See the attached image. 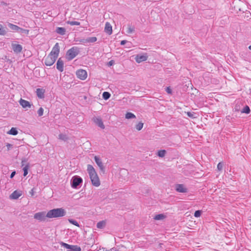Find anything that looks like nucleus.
Masks as SVG:
<instances>
[{
  "instance_id": "nucleus-18",
  "label": "nucleus",
  "mask_w": 251,
  "mask_h": 251,
  "mask_svg": "<svg viewBox=\"0 0 251 251\" xmlns=\"http://www.w3.org/2000/svg\"><path fill=\"white\" fill-rule=\"evenodd\" d=\"M26 162L25 160H23L22 161V166H24L23 168L24 171V176H25L28 174V170L29 169V164L27 163L26 164H25V162Z\"/></svg>"
},
{
  "instance_id": "nucleus-38",
  "label": "nucleus",
  "mask_w": 251,
  "mask_h": 251,
  "mask_svg": "<svg viewBox=\"0 0 251 251\" xmlns=\"http://www.w3.org/2000/svg\"><path fill=\"white\" fill-rule=\"evenodd\" d=\"M18 32H20L21 33H24L26 34H28L29 33V30L27 29H23L22 28H20V30Z\"/></svg>"
},
{
  "instance_id": "nucleus-22",
  "label": "nucleus",
  "mask_w": 251,
  "mask_h": 251,
  "mask_svg": "<svg viewBox=\"0 0 251 251\" xmlns=\"http://www.w3.org/2000/svg\"><path fill=\"white\" fill-rule=\"evenodd\" d=\"M106 223V220L100 221L97 224V227L99 229H103L105 227Z\"/></svg>"
},
{
  "instance_id": "nucleus-13",
  "label": "nucleus",
  "mask_w": 251,
  "mask_h": 251,
  "mask_svg": "<svg viewBox=\"0 0 251 251\" xmlns=\"http://www.w3.org/2000/svg\"><path fill=\"white\" fill-rule=\"evenodd\" d=\"M12 48L14 52L16 53H19L22 50L23 47L20 44H17L15 43L12 44Z\"/></svg>"
},
{
  "instance_id": "nucleus-12",
  "label": "nucleus",
  "mask_w": 251,
  "mask_h": 251,
  "mask_svg": "<svg viewBox=\"0 0 251 251\" xmlns=\"http://www.w3.org/2000/svg\"><path fill=\"white\" fill-rule=\"evenodd\" d=\"M59 51L60 50L59 44L58 43H56L53 47L50 54L57 58L59 55Z\"/></svg>"
},
{
  "instance_id": "nucleus-10",
  "label": "nucleus",
  "mask_w": 251,
  "mask_h": 251,
  "mask_svg": "<svg viewBox=\"0 0 251 251\" xmlns=\"http://www.w3.org/2000/svg\"><path fill=\"white\" fill-rule=\"evenodd\" d=\"M93 122L102 129L105 128V126L101 119L99 117H95L92 119Z\"/></svg>"
},
{
  "instance_id": "nucleus-30",
  "label": "nucleus",
  "mask_w": 251,
  "mask_h": 251,
  "mask_svg": "<svg viewBox=\"0 0 251 251\" xmlns=\"http://www.w3.org/2000/svg\"><path fill=\"white\" fill-rule=\"evenodd\" d=\"M134 31V27L131 25H128L127 28L126 32L128 34L132 33Z\"/></svg>"
},
{
  "instance_id": "nucleus-40",
  "label": "nucleus",
  "mask_w": 251,
  "mask_h": 251,
  "mask_svg": "<svg viewBox=\"0 0 251 251\" xmlns=\"http://www.w3.org/2000/svg\"><path fill=\"white\" fill-rule=\"evenodd\" d=\"M166 91L169 94H171L172 92V89L170 87H167L166 88Z\"/></svg>"
},
{
  "instance_id": "nucleus-8",
  "label": "nucleus",
  "mask_w": 251,
  "mask_h": 251,
  "mask_svg": "<svg viewBox=\"0 0 251 251\" xmlns=\"http://www.w3.org/2000/svg\"><path fill=\"white\" fill-rule=\"evenodd\" d=\"M148 59L147 54L145 53L143 54H137L135 57L136 62L138 63H140L142 62L145 61Z\"/></svg>"
},
{
  "instance_id": "nucleus-16",
  "label": "nucleus",
  "mask_w": 251,
  "mask_h": 251,
  "mask_svg": "<svg viewBox=\"0 0 251 251\" xmlns=\"http://www.w3.org/2000/svg\"><path fill=\"white\" fill-rule=\"evenodd\" d=\"M94 159H95V161L96 164L100 168V170L101 171H103L104 170V166H103V163H102L101 159L100 158V157L97 156H95Z\"/></svg>"
},
{
  "instance_id": "nucleus-44",
  "label": "nucleus",
  "mask_w": 251,
  "mask_h": 251,
  "mask_svg": "<svg viewBox=\"0 0 251 251\" xmlns=\"http://www.w3.org/2000/svg\"><path fill=\"white\" fill-rule=\"evenodd\" d=\"M16 172L15 171L13 172L11 175H10V178H13L14 176L15 175Z\"/></svg>"
},
{
  "instance_id": "nucleus-45",
  "label": "nucleus",
  "mask_w": 251,
  "mask_h": 251,
  "mask_svg": "<svg viewBox=\"0 0 251 251\" xmlns=\"http://www.w3.org/2000/svg\"><path fill=\"white\" fill-rule=\"evenodd\" d=\"M126 43V40H122V41L121 42V45H125Z\"/></svg>"
},
{
  "instance_id": "nucleus-48",
  "label": "nucleus",
  "mask_w": 251,
  "mask_h": 251,
  "mask_svg": "<svg viewBox=\"0 0 251 251\" xmlns=\"http://www.w3.org/2000/svg\"><path fill=\"white\" fill-rule=\"evenodd\" d=\"M249 48L250 50H251V46H250Z\"/></svg>"
},
{
  "instance_id": "nucleus-29",
  "label": "nucleus",
  "mask_w": 251,
  "mask_h": 251,
  "mask_svg": "<svg viewBox=\"0 0 251 251\" xmlns=\"http://www.w3.org/2000/svg\"><path fill=\"white\" fill-rule=\"evenodd\" d=\"M143 125H144V124L142 122H140L138 123L135 126L136 129L138 131L141 130L143 127Z\"/></svg>"
},
{
  "instance_id": "nucleus-25",
  "label": "nucleus",
  "mask_w": 251,
  "mask_h": 251,
  "mask_svg": "<svg viewBox=\"0 0 251 251\" xmlns=\"http://www.w3.org/2000/svg\"><path fill=\"white\" fill-rule=\"evenodd\" d=\"M8 25V26L10 28V29L13 30L19 31L20 30V27L16 25H13L11 23H9Z\"/></svg>"
},
{
  "instance_id": "nucleus-47",
  "label": "nucleus",
  "mask_w": 251,
  "mask_h": 251,
  "mask_svg": "<svg viewBox=\"0 0 251 251\" xmlns=\"http://www.w3.org/2000/svg\"><path fill=\"white\" fill-rule=\"evenodd\" d=\"M113 62L112 60L109 61V63H108V65L109 66H112L113 65Z\"/></svg>"
},
{
  "instance_id": "nucleus-26",
  "label": "nucleus",
  "mask_w": 251,
  "mask_h": 251,
  "mask_svg": "<svg viewBox=\"0 0 251 251\" xmlns=\"http://www.w3.org/2000/svg\"><path fill=\"white\" fill-rule=\"evenodd\" d=\"M65 29L63 27H58L56 29V32L60 35H64L65 34Z\"/></svg>"
},
{
  "instance_id": "nucleus-1",
  "label": "nucleus",
  "mask_w": 251,
  "mask_h": 251,
  "mask_svg": "<svg viewBox=\"0 0 251 251\" xmlns=\"http://www.w3.org/2000/svg\"><path fill=\"white\" fill-rule=\"evenodd\" d=\"M87 171L93 185L95 187H99L100 184V180L93 166L90 164L88 165Z\"/></svg>"
},
{
  "instance_id": "nucleus-6",
  "label": "nucleus",
  "mask_w": 251,
  "mask_h": 251,
  "mask_svg": "<svg viewBox=\"0 0 251 251\" xmlns=\"http://www.w3.org/2000/svg\"><path fill=\"white\" fill-rule=\"evenodd\" d=\"M82 182V179L78 176L73 177L71 180V186L74 188H76Z\"/></svg>"
},
{
  "instance_id": "nucleus-2",
  "label": "nucleus",
  "mask_w": 251,
  "mask_h": 251,
  "mask_svg": "<svg viewBox=\"0 0 251 251\" xmlns=\"http://www.w3.org/2000/svg\"><path fill=\"white\" fill-rule=\"evenodd\" d=\"M66 214L63 208H57L50 210L47 212V218H57L64 216Z\"/></svg>"
},
{
  "instance_id": "nucleus-27",
  "label": "nucleus",
  "mask_w": 251,
  "mask_h": 251,
  "mask_svg": "<svg viewBox=\"0 0 251 251\" xmlns=\"http://www.w3.org/2000/svg\"><path fill=\"white\" fill-rule=\"evenodd\" d=\"M18 132L15 127H12L10 130L7 132V134L10 135H16Z\"/></svg>"
},
{
  "instance_id": "nucleus-34",
  "label": "nucleus",
  "mask_w": 251,
  "mask_h": 251,
  "mask_svg": "<svg viewBox=\"0 0 251 251\" xmlns=\"http://www.w3.org/2000/svg\"><path fill=\"white\" fill-rule=\"evenodd\" d=\"M68 221L69 222V223H70L71 224H72L75 226H76L78 227L79 226V225L78 222L75 220H74L72 219H68Z\"/></svg>"
},
{
  "instance_id": "nucleus-11",
  "label": "nucleus",
  "mask_w": 251,
  "mask_h": 251,
  "mask_svg": "<svg viewBox=\"0 0 251 251\" xmlns=\"http://www.w3.org/2000/svg\"><path fill=\"white\" fill-rule=\"evenodd\" d=\"M22 195V191L15 190L9 196V199L11 200H17L19 199Z\"/></svg>"
},
{
  "instance_id": "nucleus-39",
  "label": "nucleus",
  "mask_w": 251,
  "mask_h": 251,
  "mask_svg": "<svg viewBox=\"0 0 251 251\" xmlns=\"http://www.w3.org/2000/svg\"><path fill=\"white\" fill-rule=\"evenodd\" d=\"M223 164L222 163H219L218 165H217V169L219 171H221L222 169H223Z\"/></svg>"
},
{
  "instance_id": "nucleus-4",
  "label": "nucleus",
  "mask_w": 251,
  "mask_h": 251,
  "mask_svg": "<svg viewBox=\"0 0 251 251\" xmlns=\"http://www.w3.org/2000/svg\"><path fill=\"white\" fill-rule=\"evenodd\" d=\"M60 244L62 247L68 249L67 251H81L80 247L76 245H70L62 242Z\"/></svg>"
},
{
  "instance_id": "nucleus-9",
  "label": "nucleus",
  "mask_w": 251,
  "mask_h": 251,
  "mask_svg": "<svg viewBox=\"0 0 251 251\" xmlns=\"http://www.w3.org/2000/svg\"><path fill=\"white\" fill-rule=\"evenodd\" d=\"M77 77L81 80H85L87 77V73L85 70H79L76 73Z\"/></svg>"
},
{
  "instance_id": "nucleus-7",
  "label": "nucleus",
  "mask_w": 251,
  "mask_h": 251,
  "mask_svg": "<svg viewBox=\"0 0 251 251\" xmlns=\"http://www.w3.org/2000/svg\"><path fill=\"white\" fill-rule=\"evenodd\" d=\"M57 58L49 54L45 58V64L46 66H50L54 64Z\"/></svg>"
},
{
  "instance_id": "nucleus-15",
  "label": "nucleus",
  "mask_w": 251,
  "mask_h": 251,
  "mask_svg": "<svg viewBox=\"0 0 251 251\" xmlns=\"http://www.w3.org/2000/svg\"><path fill=\"white\" fill-rule=\"evenodd\" d=\"M175 188L176 191L179 193H186L187 192V189L183 184H176Z\"/></svg>"
},
{
  "instance_id": "nucleus-31",
  "label": "nucleus",
  "mask_w": 251,
  "mask_h": 251,
  "mask_svg": "<svg viewBox=\"0 0 251 251\" xmlns=\"http://www.w3.org/2000/svg\"><path fill=\"white\" fill-rule=\"evenodd\" d=\"M110 94L107 92H104L102 94V97L105 100H108L110 97Z\"/></svg>"
},
{
  "instance_id": "nucleus-32",
  "label": "nucleus",
  "mask_w": 251,
  "mask_h": 251,
  "mask_svg": "<svg viewBox=\"0 0 251 251\" xmlns=\"http://www.w3.org/2000/svg\"><path fill=\"white\" fill-rule=\"evenodd\" d=\"M166 154V151L164 150H160L158 151L157 155L160 157H163Z\"/></svg>"
},
{
  "instance_id": "nucleus-21",
  "label": "nucleus",
  "mask_w": 251,
  "mask_h": 251,
  "mask_svg": "<svg viewBox=\"0 0 251 251\" xmlns=\"http://www.w3.org/2000/svg\"><path fill=\"white\" fill-rule=\"evenodd\" d=\"M45 90L42 88H38L36 89V93L38 97L40 99L44 98Z\"/></svg>"
},
{
  "instance_id": "nucleus-35",
  "label": "nucleus",
  "mask_w": 251,
  "mask_h": 251,
  "mask_svg": "<svg viewBox=\"0 0 251 251\" xmlns=\"http://www.w3.org/2000/svg\"><path fill=\"white\" fill-rule=\"evenodd\" d=\"M250 112V108L249 106H245L244 109H243V110L242 111V113H249Z\"/></svg>"
},
{
  "instance_id": "nucleus-36",
  "label": "nucleus",
  "mask_w": 251,
  "mask_h": 251,
  "mask_svg": "<svg viewBox=\"0 0 251 251\" xmlns=\"http://www.w3.org/2000/svg\"><path fill=\"white\" fill-rule=\"evenodd\" d=\"M37 113H38L39 116H40V117L42 116L44 113V109L42 107H40L38 109V110L37 111Z\"/></svg>"
},
{
  "instance_id": "nucleus-19",
  "label": "nucleus",
  "mask_w": 251,
  "mask_h": 251,
  "mask_svg": "<svg viewBox=\"0 0 251 251\" xmlns=\"http://www.w3.org/2000/svg\"><path fill=\"white\" fill-rule=\"evenodd\" d=\"M56 68L60 72H62L64 69V63L61 58H59L56 63Z\"/></svg>"
},
{
  "instance_id": "nucleus-23",
  "label": "nucleus",
  "mask_w": 251,
  "mask_h": 251,
  "mask_svg": "<svg viewBox=\"0 0 251 251\" xmlns=\"http://www.w3.org/2000/svg\"><path fill=\"white\" fill-rule=\"evenodd\" d=\"M166 217V215H165L164 214H160L156 215L154 217V219L155 220H162L165 219Z\"/></svg>"
},
{
  "instance_id": "nucleus-41",
  "label": "nucleus",
  "mask_w": 251,
  "mask_h": 251,
  "mask_svg": "<svg viewBox=\"0 0 251 251\" xmlns=\"http://www.w3.org/2000/svg\"><path fill=\"white\" fill-rule=\"evenodd\" d=\"M59 138L62 140H65L66 139L65 135L63 134H60L59 135Z\"/></svg>"
},
{
  "instance_id": "nucleus-14",
  "label": "nucleus",
  "mask_w": 251,
  "mask_h": 251,
  "mask_svg": "<svg viewBox=\"0 0 251 251\" xmlns=\"http://www.w3.org/2000/svg\"><path fill=\"white\" fill-rule=\"evenodd\" d=\"M19 103L24 108H30L31 106V104L29 101L22 99L19 100Z\"/></svg>"
},
{
  "instance_id": "nucleus-28",
  "label": "nucleus",
  "mask_w": 251,
  "mask_h": 251,
  "mask_svg": "<svg viewBox=\"0 0 251 251\" xmlns=\"http://www.w3.org/2000/svg\"><path fill=\"white\" fill-rule=\"evenodd\" d=\"M125 117L126 119H130L135 118L136 116L134 114L131 112H127L126 114Z\"/></svg>"
},
{
  "instance_id": "nucleus-43",
  "label": "nucleus",
  "mask_w": 251,
  "mask_h": 251,
  "mask_svg": "<svg viewBox=\"0 0 251 251\" xmlns=\"http://www.w3.org/2000/svg\"><path fill=\"white\" fill-rule=\"evenodd\" d=\"M34 188H32L30 191L29 192V194L31 195V196L32 197L34 195Z\"/></svg>"
},
{
  "instance_id": "nucleus-20",
  "label": "nucleus",
  "mask_w": 251,
  "mask_h": 251,
  "mask_svg": "<svg viewBox=\"0 0 251 251\" xmlns=\"http://www.w3.org/2000/svg\"><path fill=\"white\" fill-rule=\"evenodd\" d=\"M97 41V38L96 37H88L86 39H82L81 42L83 43H94Z\"/></svg>"
},
{
  "instance_id": "nucleus-24",
  "label": "nucleus",
  "mask_w": 251,
  "mask_h": 251,
  "mask_svg": "<svg viewBox=\"0 0 251 251\" xmlns=\"http://www.w3.org/2000/svg\"><path fill=\"white\" fill-rule=\"evenodd\" d=\"M7 33L6 27H4L1 24H0V35H5Z\"/></svg>"
},
{
  "instance_id": "nucleus-37",
  "label": "nucleus",
  "mask_w": 251,
  "mask_h": 251,
  "mask_svg": "<svg viewBox=\"0 0 251 251\" xmlns=\"http://www.w3.org/2000/svg\"><path fill=\"white\" fill-rule=\"evenodd\" d=\"M201 214V210H197L195 211L194 213V216L195 217H200Z\"/></svg>"
},
{
  "instance_id": "nucleus-5",
  "label": "nucleus",
  "mask_w": 251,
  "mask_h": 251,
  "mask_svg": "<svg viewBox=\"0 0 251 251\" xmlns=\"http://www.w3.org/2000/svg\"><path fill=\"white\" fill-rule=\"evenodd\" d=\"M47 218V213L45 211L39 212L34 215V219L39 222H44Z\"/></svg>"
},
{
  "instance_id": "nucleus-42",
  "label": "nucleus",
  "mask_w": 251,
  "mask_h": 251,
  "mask_svg": "<svg viewBox=\"0 0 251 251\" xmlns=\"http://www.w3.org/2000/svg\"><path fill=\"white\" fill-rule=\"evenodd\" d=\"M187 115L190 117H192V118H195V117L193 116V114L190 112H187Z\"/></svg>"
},
{
  "instance_id": "nucleus-17",
  "label": "nucleus",
  "mask_w": 251,
  "mask_h": 251,
  "mask_svg": "<svg viewBox=\"0 0 251 251\" xmlns=\"http://www.w3.org/2000/svg\"><path fill=\"white\" fill-rule=\"evenodd\" d=\"M104 31L108 35H111L112 33V27L109 23L106 22L105 23Z\"/></svg>"
},
{
  "instance_id": "nucleus-3",
  "label": "nucleus",
  "mask_w": 251,
  "mask_h": 251,
  "mask_svg": "<svg viewBox=\"0 0 251 251\" xmlns=\"http://www.w3.org/2000/svg\"><path fill=\"white\" fill-rule=\"evenodd\" d=\"M78 51L76 48L73 47L68 50L66 53V58L71 60L74 58L78 54Z\"/></svg>"
},
{
  "instance_id": "nucleus-46",
  "label": "nucleus",
  "mask_w": 251,
  "mask_h": 251,
  "mask_svg": "<svg viewBox=\"0 0 251 251\" xmlns=\"http://www.w3.org/2000/svg\"><path fill=\"white\" fill-rule=\"evenodd\" d=\"M12 145L9 143H7L6 144V147H7L8 150L10 149V147H11Z\"/></svg>"
},
{
  "instance_id": "nucleus-33",
  "label": "nucleus",
  "mask_w": 251,
  "mask_h": 251,
  "mask_svg": "<svg viewBox=\"0 0 251 251\" xmlns=\"http://www.w3.org/2000/svg\"><path fill=\"white\" fill-rule=\"evenodd\" d=\"M67 23L68 25H80V23L77 22V21H68L67 22Z\"/></svg>"
}]
</instances>
